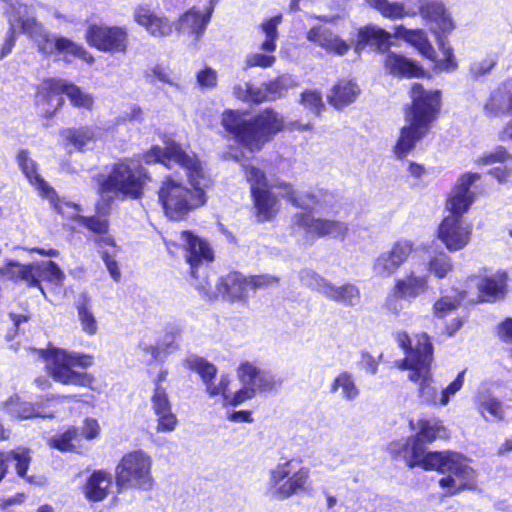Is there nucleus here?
Segmentation results:
<instances>
[{"label":"nucleus","mask_w":512,"mask_h":512,"mask_svg":"<svg viewBox=\"0 0 512 512\" xmlns=\"http://www.w3.org/2000/svg\"><path fill=\"white\" fill-rule=\"evenodd\" d=\"M309 477V469L296 460L279 463L270 472L267 493L272 499L286 500L304 490Z\"/></svg>","instance_id":"nucleus-8"},{"label":"nucleus","mask_w":512,"mask_h":512,"mask_svg":"<svg viewBox=\"0 0 512 512\" xmlns=\"http://www.w3.org/2000/svg\"><path fill=\"white\" fill-rule=\"evenodd\" d=\"M82 298L83 302H78L77 304L78 318L82 330L87 334L93 335L98 329L97 321L91 307L87 304V297L83 295Z\"/></svg>","instance_id":"nucleus-47"},{"label":"nucleus","mask_w":512,"mask_h":512,"mask_svg":"<svg viewBox=\"0 0 512 512\" xmlns=\"http://www.w3.org/2000/svg\"><path fill=\"white\" fill-rule=\"evenodd\" d=\"M392 35L376 25H369L361 28L358 32V40L355 47L359 53L366 45H374L379 51H385L390 46Z\"/></svg>","instance_id":"nucleus-34"},{"label":"nucleus","mask_w":512,"mask_h":512,"mask_svg":"<svg viewBox=\"0 0 512 512\" xmlns=\"http://www.w3.org/2000/svg\"><path fill=\"white\" fill-rule=\"evenodd\" d=\"M466 297V290L452 288L449 292L442 293L441 297L433 304L434 315L438 318H445L456 311Z\"/></svg>","instance_id":"nucleus-40"},{"label":"nucleus","mask_w":512,"mask_h":512,"mask_svg":"<svg viewBox=\"0 0 512 512\" xmlns=\"http://www.w3.org/2000/svg\"><path fill=\"white\" fill-rule=\"evenodd\" d=\"M478 165H492L500 163L490 171L499 182H504L512 173V156L502 147L497 148L494 152L483 155L476 160Z\"/></svg>","instance_id":"nucleus-33"},{"label":"nucleus","mask_w":512,"mask_h":512,"mask_svg":"<svg viewBox=\"0 0 512 512\" xmlns=\"http://www.w3.org/2000/svg\"><path fill=\"white\" fill-rule=\"evenodd\" d=\"M193 285L207 299H216L221 296L224 299L235 301L246 298L249 293L248 278L238 272L219 278L214 286L209 277L203 275L202 280Z\"/></svg>","instance_id":"nucleus-14"},{"label":"nucleus","mask_w":512,"mask_h":512,"mask_svg":"<svg viewBox=\"0 0 512 512\" xmlns=\"http://www.w3.org/2000/svg\"><path fill=\"white\" fill-rule=\"evenodd\" d=\"M112 485L111 475L105 471H94L84 486L85 497L89 501L98 502L104 500Z\"/></svg>","instance_id":"nucleus-36"},{"label":"nucleus","mask_w":512,"mask_h":512,"mask_svg":"<svg viewBox=\"0 0 512 512\" xmlns=\"http://www.w3.org/2000/svg\"><path fill=\"white\" fill-rule=\"evenodd\" d=\"M485 110L490 115H500L508 112L511 119L504 126L501 137L503 140L512 139V79L503 82L490 95L485 105Z\"/></svg>","instance_id":"nucleus-25"},{"label":"nucleus","mask_w":512,"mask_h":512,"mask_svg":"<svg viewBox=\"0 0 512 512\" xmlns=\"http://www.w3.org/2000/svg\"><path fill=\"white\" fill-rule=\"evenodd\" d=\"M211 10L203 12L195 7L183 13L176 22L174 29L179 35L187 36L197 42L203 36L211 18Z\"/></svg>","instance_id":"nucleus-27"},{"label":"nucleus","mask_w":512,"mask_h":512,"mask_svg":"<svg viewBox=\"0 0 512 512\" xmlns=\"http://www.w3.org/2000/svg\"><path fill=\"white\" fill-rule=\"evenodd\" d=\"M414 250L411 240L401 238L391 244L389 249L381 252L373 261L372 270L376 276L390 277L406 263Z\"/></svg>","instance_id":"nucleus-20"},{"label":"nucleus","mask_w":512,"mask_h":512,"mask_svg":"<svg viewBox=\"0 0 512 512\" xmlns=\"http://www.w3.org/2000/svg\"><path fill=\"white\" fill-rule=\"evenodd\" d=\"M282 385V380L276 378L272 373L261 370L258 377L256 392H271Z\"/></svg>","instance_id":"nucleus-60"},{"label":"nucleus","mask_w":512,"mask_h":512,"mask_svg":"<svg viewBox=\"0 0 512 512\" xmlns=\"http://www.w3.org/2000/svg\"><path fill=\"white\" fill-rule=\"evenodd\" d=\"M307 39L327 52L338 56L346 54L349 50V45L344 40L323 26L310 29L307 33Z\"/></svg>","instance_id":"nucleus-31"},{"label":"nucleus","mask_w":512,"mask_h":512,"mask_svg":"<svg viewBox=\"0 0 512 512\" xmlns=\"http://www.w3.org/2000/svg\"><path fill=\"white\" fill-rule=\"evenodd\" d=\"M296 86V81L290 75H281L276 80L271 81L267 84V91L269 99L273 100L277 97H281L290 88Z\"/></svg>","instance_id":"nucleus-51"},{"label":"nucleus","mask_w":512,"mask_h":512,"mask_svg":"<svg viewBox=\"0 0 512 512\" xmlns=\"http://www.w3.org/2000/svg\"><path fill=\"white\" fill-rule=\"evenodd\" d=\"M359 93L357 84L349 80H341L332 88L327 98L332 106L339 109L354 102Z\"/></svg>","instance_id":"nucleus-39"},{"label":"nucleus","mask_w":512,"mask_h":512,"mask_svg":"<svg viewBox=\"0 0 512 512\" xmlns=\"http://www.w3.org/2000/svg\"><path fill=\"white\" fill-rule=\"evenodd\" d=\"M385 70L400 77H418L423 74V69L415 62L403 55L390 52L384 62Z\"/></svg>","instance_id":"nucleus-35"},{"label":"nucleus","mask_w":512,"mask_h":512,"mask_svg":"<svg viewBox=\"0 0 512 512\" xmlns=\"http://www.w3.org/2000/svg\"><path fill=\"white\" fill-rule=\"evenodd\" d=\"M79 435L76 428H70L62 434L55 435L49 440V445L62 452H70L76 448Z\"/></svg>","instance_id":"nucleus-48"},{"label":"nucleus","mask_w":512,"mask_h":512,"mask_svg":"<svg viewBox=\"0 0 512 512\" xmlns=\"http://www.w3.org/2000/svg\"><path fill=\"white\" fill-rule=\"evenodd\" d=\"M419 14L430 25V31L437 39L442 38L441 34H448L455 28L451 15L442 2L429 1L421 4Z\"/></svg>","instance_id":"nucleus-26"},{"label":"nucleus","mask_w":512,"mask_h":512,"mask_svg":"<svg viewBox=\"0 0 512 512\" xmlns=\"http://www.w3.org/2000/svg\"><path fill=\"white\" fill-rule=\"evenodd\" d=\"M369 6L378 11L383 17L390 20H400L405 17H414L417 13L408 9L404 3L389 0H365Z\"/></svg>","instance_id":"nucleus-41"},{"label":"nucleus","mask_w":512,"mask_h":512,"mask_svg":"<svg viewBox=\"0 0 512 512\" xmlns=\"http://www.w3.org/2000/svg\"><path fill=\"white\" fill-rule=\"evenodd\" d=\"M248 278L249 291L255 289H262L272 286L278 282V278L271 275H257Z\"/></svg>","instance_id":"nucleus-64"},{"label":"nucleus","mask_w":512,"mask_h":512,"mask_svg":"<svg viewBox=\"0 0 512 512\" xmlns=\"http://www.w3.org/2000/svg\"><path fill=\"white\" fill-rule=\"evenodd\" d=\"M40 33L38 36V52L50 56L57 52L64 56V60L70 62L69 57L80 58L88 64L94 63V57L83 46L72 40L52 35L46 27L40 22Z\"/></svg>","instance_id":"nucleus-16"},{"label":"nucleus","mask_w":512,"mask_h":512,"mask_svg":"<svg viewBox=\"0 0 512 512\" xmlns=\"http://www.w3.org/2000/svg\"><path fill=\"white\" fill-rule=\"evenodd\" d=\"M418 432L405 441L393 442L389 451L394 457L402 458L407 466L436 470L444 476L439 486L446 489L447 496H454L465 490L476 488V471L462 454L452 451L426 452L424 444L448 437L442 421L436 418L421 419L417 422Z\"/></svg>","instance_id":"nucleus-2"},{"label":"nucleus","mask_w":512,"mask_h":512,"mask_svg":"<svg viewBox=\"0 0 512 512\" xmlns=\"http://www.w3.org/2000/svg\"><path fill=\"white\" fill-rule=\"evenodd\" d=\"M393 35L412 45L425 58L435 61L436 52L422 29H407L400 25L395 27Z\"/></svg>","instance_id":"nucleus-32"},{"label":"nucleus","mask_w":512,"mask_h":512,"mask_svg":"<svg viewBox=\"0 0 512 512\" xmlns=\"http://www.w3.org/2000/svg\"><path fill=\"white\" fill-rule=\"evenodd\" d=\"M395 339L399 348L404 352H432V344L426 333L415 334L410 337L405 332H398Z\"/></svg>","instance_id":"nucleus-43"},{"label":"nucleus","mask_w":512,"mask_h":512,"mask_svg":"<svg viewBox=\"0 0 512 512\" xmlns=\"http://www.w3.org/2000/svg\"><path fill=\"white\" fill-rule=\"evenodd\" d=\"M70 398H72V396H52L45 400L31 403L22 401L18 397H12L6 403L5 408L8 414L20 420L32 418H53L55 413L58 412L57 406Z\"/></svg>","instance_id":"nucleus-18"},{"label":"nucleus","mask_w":512,"mask_h":512,"mask_svg":"<svg viewBox=\"0 0 512 512\" xmlns=\"http://www.w3.org/2000/svg\"><path fill=\"white\" fill-rule=\"evenodd\" d=\"M61 94H66L74 107L87 110L93 107L94 98L92 94L67 80L56 78H48L42 81L38 87L35 101L37 105L45 103L50 105L52 95L58 96Z\"/></svg>","instance_id":"nucleus-15"},{"label":"nucleus","mask_w":512,"mask_h":512,"mask_svg":"<svg viewBox=\"0 0 512 512\" xmlns=\"http://www.w3.org/2000/svg\"><path fill=\"white\" fill-rule=\"evenodd\" d=\"M186 363L190 370L196 372L200 376L208 396L210 398L220 396L223 404L225 402V396H228L229 394L228 389L231 384L230 376L223 373L219 378H216V366L202 357H189L186 360Z\"/></svg>","instance_id":"nucleus-19"},{"label":"nucleus","mask_w":512,"mask_h":512,"mask_svg":"<svg viewBox=\"0 0 512 512\" xmlns=\"http://www.w3.org/2000/svg\"><path fill=\"white\" fill-rule=\"evenodd\" d=\"M89 46L108 54H125L129 46L128 29L124 26L91 24L85 32Z\"/></svg>","instance_id":"nucleus-13"},{"label":"nucleus","mask_w":512,"mask_h":512,"mask_svg":"<svg viewBox=\"0 0 512 512\" xmlns=\"http://www.w3.org/2000/svg\"><path fill=\"white\" fill-rule=\"evenodd\" d=\"M101 134V129L97 127H80L62 132V136L79 150L98 140Z\"/></svg>","instance_id":"nucleus-42"},{"label":"nucleus","mask_w":512,"mask_h":512,"mask_svg":"<svg viewBox=\"0 0 512 512\" xmlns=\"http://www.w3.org/2000/svg\"><path fill=\"white\" fill-rule=\"evenodd\" d=\"M300 281L305 286L317 290L324 295L327 293V287H330L331 285V283L327 282L324 278L309 269H304L300 272Z\"/></svg>","instance_id":"nucleus-54"},{"label":"nucleus","mask_w":512,"mask_h":512,"mask_svg":"<svg viewBox=\"0 0 512 512\" xmlns=\"http://www.w3.org/2000/svg\"><path fill=\"white\" fill-rule=\"evenodd\" d=\"M245 174L250 184L258 221H270L278 213L279 201L272 193V189H277L281 191L283 198L304 210L293 216V226L302 231L307 239L325 236L344 238L346 235L348 227L345 222L316 216L317 213L328 212L333 207L334 196L331 193L320 190L310 193L299 192L293 188L292 184L285 181L269 184L265 173L254 166L246 167Z\"/></svg>","instance_id":"nucleus-1"},{"label":"nucleus","mask_w":512,"mask_h":512,"mask_svg":"<svg viewBox=\"0 0 512 512\" xmlns=\"http://www.w3.org/2000/svg\"><path fill=\"white\" fill-rule=\"evenodd\" d=\"M0 273L11 280L22 281L29 287H37L47 298L38 278V262L21 264L11 261L0 269Z\"/></svg>","instance_id":"nucleus-30"},{"label":"nucleus","mask_w":512,"mask_h":512,"mask_svg":"<svg viewBox=\"0 0 512 512\" xmlns=\"http://www.w3.org/2000/svg\"><path fill=\"white\" fill-rule=\"evenodd\" d=\"M479 410L487 421L501 420L503 418L502 404L495 398H488L482 401Z\"/></svg>","instance_id":"nucleus-56"},{"label":"nucleus","mask_w":512,"mask_h":512,"mask_svg":"<svg viewBox=\"0 0 512 512\" xmlns=\"http://www.w3.org/2000/svg\"><path fill=\"white\" fill-rule=\"evenodd\" d=\"M325 296L346 305H355L360 299L358 288L352 284H346L340 287H335L331 284L330 287H327Z\"/></svg>","instance_id":"nucleus-46"},{"label":"nucleus","mask_w":512,"mask_h":512,"mask_svg":"<svg viewBox=\"0 0 512 512\" xmlns=\"http://www.w3.org/2000/svg\"><path fill=\"white\" fill-rule=\"evenodd\" d=\"M255 395H256V391H254L253 387L242 385V388H240L236 392H234V393L229 392L228 396H225V402L223 403V406L224 407L239 406L242 403H244L245 401L254 398Z\"/></svg>","instance_id":"nucleus-57"},{"label":"nucleus","mask_w":512,"mask_h":512,"mask_svg":"<svg viewBox=\"0 0 512 512\" xmlns=\"http://www.w3.org/2000/svg\"><path fill=\"white\" fill-rule=\"evenodd\" d=\"M282 23V15L278 14L276 16L265 19L259 26L260 32L264 36V40L260 45V49L263 52H274L277 47V39H278V26Z\"/></svg>","instance_id":"nucleus-44"},{"label":"nucleus","mask_w":512,"mask_h":512,"mask_svg":"<svg viewBox=\"0 0 512 512\" xmlns=\"http://www.w3.org/2000/svg\"><path fill=\"white\" fill-rule=\"evenodd\" d=\"M433 354H406L403 361L398 362L401 370H409V380L419 382V396L425 403L434 406H446L450 398L461 390L464 384L466 370L458 373L457 377L438 395L437 388L432 385L431 364Z\"/></svg>","instance_id":"nucleus-5"},{"label":"nucleus","mask_w":512,"mask_h":512,"mask_svg":"<svg viewBox=\"0 0 512 512\" xmlns=\"http://www.w3.org/2000/svg\"><path fill=\"white\" fill-rule=\"evenodd\" d=\"M403 126L400 136L394 146V153L398 158L406 157L415 147L417 141L423 138L428 132L424 128L413 125L411 122Z\"/></svg>","instance_id":"nucleus-37"},{"label":"nucleus","mask_w":512,"mask_h":512,"mask_svg":"<svg viewBox=\"0 0 512 512\" xmlns=\"http://www.w3.org/2000/svg\"><path fill=\"white\" fill-rule=\"evenodd\" d=\"M507 275L503 271H496L483 277L471 276L466 284L474 283L483 301H495L505 294Z\"/></svg>","instance_id":"nucleus-29"},{"label":"nucleus","mask_w":512,"mask_h":512,"mask_svg":"<svg viewBox=\"0 0 512 512\" xmlns=\"http://www.w3.org/2000/svg\"><path fill=\"white\" fill-rule=\"evenodd\" d=\"M260 372L261 370L255 365L245 362L238 367L237 377L242 385L251 386L254 388V391H256Z\"/></svg>","instance_id":"nucleus-52"},{"label":"nucleus","mask_w":512,"mask_h":512,"mask_svg":"<svg viewBox=\"0 0 512 512\" xmlns=\"http://www.w3.org/2000/svg\"><path fill=\"white\" fill-rule=\"evenodd\" d=\"M49 374L57 382L90 386L92 378L84 372L91 364L89 354H41Z\"/></svg>","instance_id":"nucleus-6"},{"label":"nucleus","mask_w":512,"mask_h":512,"mask_svg":"<svg viewBox=\"0 0 512 512\" xmlns=\"http://www.w3.org/2000/svg\"><path fill=\"white\" fill-rule=\"evenodd\" d=\"M151 404L157 420V432L174 431L177 427L178 419L172 412L171 403L166 390L161 387L159 383L156 384L154 389Z\"/></svg>","instance_id":"nucleus-28"},{"label":"nucleus","mask_w":512,"mask_h":512,"mask_svg":"<svg viewBox=\"0 0 512 512\" xmlns=\"http://www.w3.org/2000/svg\"><path fill=\"white\" fill-rule=\"evenodd\" d=\"M331 392L339 393L340 397L346 401H354L360 394L358 386L348 372H342L334 379Z\"/></svg>","instance_id":"nucleus-45"},{"label":"nucleus","mask_w":512,"mask_h":512,"mask_svg":"<svg viewBox=\"0 0 512 512\" xmlns=\"http://www.w3.org/2000/svg\"><path fill=\"white\" fill-rule=\"evenodd\" d=\"M31 457L29 450L18 449L9 452H0V482L6 476L9 465L16 462V471L21 478L26 477V472L29 467Z\"/></svg>","instance_id":"nucleus-38"},{"label":"nucleus","mask_w":512,"mask_h":512,"mask_svg":"<svg viewBox=\"0 0 512 512\" xmlns=\"http://www.w3.org/2000/svg\"><path fill=\"white\" fill-rule=\"evenodd\" d=\"M179 240L185 249V258L190 265L194 283H197L202 280L203 275H207L205 269L200 274L199 267L213 261L214 251L208 241L190 231H181Z\"/></svg>","instance_id":"nucleus-17"},{"label":"nucleus","mask_w":512,"mask_h":512,"mask_svg":"<svg viewBox=\"0 0 512 512\" xmlns=\"http://www.w3.org/2000/svg\"><path fill=\"white\" fill-rule=\"evenodd\" d=\"M148 179L147 171L135 160L117 163L109 176L101 183L102 193H121L138 198Z\"/></svg>","instance_id":"nucleus-10"},{"label":"nucleus","mask_w":512,"mask_h":512,"mask_svg":"<svg viewBox=\"0 0 512 512\" xmlns=\"http://www.w3.org/2000/svg\"><path fill=\"white\" fill-rule=\"evenodd\" d=\"M119 252H114L110 250H102L101 259L103 260L110 276L114 281L118 282L121 278V272L116 261V256Z\"/></svg>","instance_id":"nucleus-62"},{"label":"nucleus","mask_w":512,"mask_h":512,"mask_svg":"<svg viewBox=\"0 0 512 512\" xmlns=\"http://www.w3.org/2000/svg\"><path fill=\"white\" fill-rule=\"evenodd\" d=\"M197 82L202 88H214L217 84V72L210 67H206L198 72Z\"/></svg>","instance_id":"nucleus-63"},{"label":"nucleus","mask_w":512,"mask_h":512,"mask_svg":"<svg viewBox=\"0 0 512 512\" xmlns=\"http://www.w3.org/2000/svg\"><path fill=\"white\" fill-rule=\"evenodd\" d=\"M428 287V274H417L410 270L394 280V285L385 299V307L390 312L399 314L405 308L406 302L410 303L426 293Z\"/></svg>","instance_id":"nucleus-11"},{"label":"nucleus","mask_w":512,"mask_h":512,"mask_svg":"<svg viewBox=\"0 0 512 512\" xmlns=\"http://www.w3.org/2000/svg\"><path fill=\"white\" fill-rule=\"evenodd\" d=\"M17 161L30 184L38 190L42 197L47 198L51 203H53L59 213L65 214L66 207L77 210L76 205H71L68 202L57 199L55 190L38 173L37 163L29 156V152L27 150H21L18 153Z\"/></svg>","instance_id":"nucleus-22"},{"label":"nucleus","mask_w":512,"mask_h":512,"mask_svg":"<svg viewBox=\"0 0 512 512\" xmlns=\"http://www.w3.org/2000/svg\"><path fill=\"white\" fill-rule=\"evenodd\" d=\"M5 15L9 30L1 48V59L12 51L16 37L20 33L27 35L38 47V36H41L40 21L35 17L30 6L19 1H9L5 8Z\"/></svg>","instance_id":"nucleus-9"},{"label":"nucleus","mask_w":512,"mask_h":512,"mask_svg":"<svg viewBox=\"0 0 512 512\" xmlns=\"http://www.w3.org/2000/svg\"><path fill=\"white\" fill-rule=\"evenodd\" d=\"M152 459L142 450L125 454L116 467V485L120 490L135 488L149 491L154 485Z\"/></svg>","instance_id":"nucleus-7"},{"label":"nucleus","mask_w":512,"mask_h":512,"mask_svg":"<svg viewBox=\"0 0 512 512\" xmlns=\"http://www.w3.org/2000/svg\"><path fill=\"white\" fill-rule=\"evenodd\" d=\"M134 21L154 38L169 37L174 29V22L163 15L155 13L148 5H139L133 11Z\"/></svg>","instance_id":"nucleus-24"},{"label":"nucleus","mask_w":512,"mask_h":512,"mask_svg":"<svg viewBox=\"0 0 512 512\" xmlns=\"http://www.w3.org/2000/svg\"><path fill=\"white\" fill-rule=\"evenodd\" d=\"M40 277L57 286H61L65 280L64 272L53 261L38 262V278Z\"/></svg>","instance_id":"nucleus-49"},{"label":"nucleus","mask_w":512,"mask_h":512,"mask_svg":"<svg viewBox=\"0 0 512 512\" xmlns=\"http://www.w3.org/2000/svg\"><path fill=\"white\" fill-rule=\"evenodd\" d=\"M146 77L149 82L157 79L160 82L169 84L171 86H178V77L167 67L163 65H155L148 70Z\"/></svg>","instance_id":"nucleus-55"},{"label":"nucleus","mask_w":512,"mask_h":512,"mask_svg":"<svg viewBox=\"0 0 512 512\" xmlns=\"http://www.w3.org/2000/svg\"><path fill=\"white\" fill-rule=\"evenodd\" d=\"M479 179L480 175L478 173H465L459 178L446 201V209L450 212V215L462 217L469 210L474 202V193L470 190V187Z\"/></svg>","instance_id":"nucleus-23"},{"label":"nucleus","mask_w":512,"mask_h":512,"mask_svg":"<svg viewBox=\"0 0 512 512\" xmlns=\"http://www.w3.org/2000/svg\"><path fill=\"white\" fill-rule=\"evenodd\" d=\"M143 159L147 164L161 163L169 169L180 166L192 186L189 188L172 176L164 178L158 190V198L168 218L180 220L205 204L204 189L209 185L210 178L204 164L194 153H188L180 144L171 142L164 148L152 147L144 154Z\"/></svg>","instance_id":"nucleus-3"},{"label":"nucleus","mask_w":512,"mask_h":512,"mask_svg":"<svg viewBox=\"0 0 512 512\" xmlns=\"http://www.w3.org/2000/svg\"><path fill=\"white\" fill-rule=\"evenodd\" d=\"M269 53L270 52H255L248 54L245 58V68L247 69L252 67H271L275 63L276 57Z\"/></svg>","instance_id":"nucleus-58"},{"label":"nucleus","mask_w":512,"mask_h":512,"mask_svg":"<svg viewBox=\"0 0 512 512\" xmlns=\"http://www.w3.org/2000/svg\"><path fill=\"white\" fill-rule=\"evenodd\" d=\"M221 124L243 147L250 152H258L284 129L285 119L269 108L250 119L245 113L226 110L222 114Z\"/></svg>","instance_id":"nucleus-4"},{"label":"nucleus","mask_w":512,"mask_h":512,"mask_svg":"<svg viewBox=\"0 0 512 512\" xmlns=\"http://www.w3.org/2000/svg\"><path fill=\"white\" fill-rule=\"evenodd\" d=\"M412 104L406 113V121L429 130L436 120L441 106V95L437 90H426L415 83L410 91Z\"/></svg>","instance_id":"nucleus-12"},{"label":"nucleus","mask_w":512,"mask_h":512,"mask_svg":"<svg viewBox=\"0 0 512 512\" xmlns=\"http://www.w3.org/2000/svg\"><path fill=\"white\" fill-rule=\"evenodd\" d=\"M473 227L461 216H446L438 228V238L450 252L465 248L472 235Z\"/></svg>","instance_id":"nucleus-21"},{"label":"nucleus","mask_w":512,"mask_h":512,"mask_svg":"<svg viewBox=\"0 0 512 512\" xmlns=\"http://www.w3.org/2000/svg\"><path fill=\"white\" fill-rule=\"evenodd\" d=\"M301 102L305 108L311 110L315 115H319L324 107L321 94L315 90L303 92Z\"/></svg>","instance_id":"nucleus-61"},{"label":"nucleus","mask_w":512,"mask_h":512,"mask_svg":"<svg viewBox=\"0 0 512 512\" xmlns=\"http://www.w3.org/2000/svg\"><path fill=\"white\" fill-rule=\"evenodd\" d=\"M453 269L452 259L446 253H439L428 262V270L436 278H445Z\"/></svg>","instance_id":"nucleus-50"},{"label":"nucleus","mask_w":512,"mask_h":512,"mask_svg":"<svg viewBox=\"0 0 512 512\" xmlns=\"http://www.w3.org/2000/svg\"><path fill=\"white\" fill-rule=\"evenodd\" d=\"M438 46L443 58L436 62V67L441 71H454L458 65L452 47L443 38L438 39Z\"/></svg>","instance_id":"nucleus-53"},{"label":"nucleus","mask_w":512,"mask_h":512,"mask_svg":"<svg viewBox=\"0 0 512 512\" xmlns=\"http://www.w3.org/2000/svg\"><path fill=\"white\" fill-rule=\"evenodd\" d=\"M497 63L495 54L487 55L484 59L475 61L470 66V73L474 77H480L489 73Z\"/></svg>","instance_id":"nucleus-59"}]
</instances>
